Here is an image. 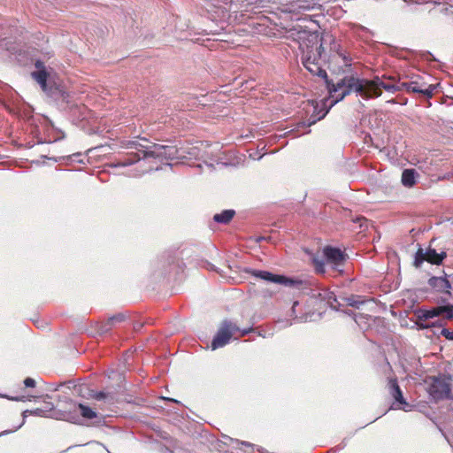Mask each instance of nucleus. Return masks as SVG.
Returning <instances> with one entry per match:
<instances>
[{
	"label": "nucleus",
	"instance_id": "obj_35",
	"mask_svg": "<svg viewBox=\"0 0 453 453\" xmlns=\"http://www.w3.org/2000/svg\"><path fill=\"white\" fill-rule=\"evenodd\" d=\"M339 55L342 56L344 61L347 63V58L342 53H339Z\"/></svg>",
	"mask_w": 453,
	"mask_h": 453
},
{
	"label": "nucleus",
	"instance_id": "obj_30",
	"mask_svg": "<svg viewBox=\"0 0 453 453\" xmlns=\"http://www.w3.org/2000/svg\"><path fill=\"white\" fill-rule=\"evenodd\" d=\"M3 397H6L10 400L16 401V402H24L25 396H16V397H9L7 395H2Z\"/></svg>",
	"mask_w": 453,
	"mask_h": 453
},
{
	"label": "nucleus",
	"instance_id": "obj_37",
	"mask_svg": "<svg viewBox=\"0 0 453 453\" xmlns=\"http://www.w3.org/2000/svg\"><path fill=\"white\" fill-rule=\"evenodd\" d=\"M242 444L246 445V446H250V444L249 442H245V441H242Z\"/></svg>",
	"mask_w": 453,
	"mask_h": 453
},
{
	"label": "nucleus",
	"instance_id": "obj_32",
	"mask_svg": "<svg viewBox=\"0 0 453 453\" xmlns=\"http://www.w3.org/2000/svg\"><path fill=\"white\" fill-rule=\"evenodd\" d=\"M47 408L50 409V410H53L54 409V404L52 403H47Z\"/></svg>",
	"mask_w": 453,
	"mask_h": 453
},
{
	"label": "nucleus",
	"instance_id": "obj_27",
	"mask_svg": "<svg viewBox=\"0 0 453 453\" xmlns=\"http://www.w3.org/2000/svg\"><path fill=\"white\" fill-rule=\"evenodd\" d=\"M24 385L27 388H34V387H35V380L32 378H27L24 380Z\"/></svg>",
	"mask_w": 453,
	"mask_h": 453
},
{
	"label": "nucleus",
	"instance_id": "obj_7",
	"mask_svg": "<svg viewBox=\"0 0 453 453\" xmlns=\"http://www.w3.org/2000/svg\"><path fill=\"white\" fill-rule=\"evenodd\" d=\"M245 272L257 279L265 280L266 282L277 283L284 286L289 287H298L302 285L303 281L299 280H295L292 278H288L284 275L274 274L268 271L262 270H255V269H246Z\"/></svg>",
	"mask_w": 453,
	"mask_h": 453
},
{
	"label": "nucleus",
	"instance_id": "obj_14",
	"mask_svg": "<svg viewBox=\"0 0 453 453\" xmlns=\"http://www.w3.org/2000/svg\"><path fill=\"white\" fill-rule=\"evenodd\" d=\"M125 319H126V316L122 313H119V314L110 317L107 319V321L102 323V325L99 328L100 334L108 333L112 328V326H114L118 323L123 322L125 320Z\"/></svg>",
	"mask_w": 453,
	"mask_h": 453
},
{
	"label": "nucleus",
	"instance_id": "obj_6",
	"mask_svg": "<svg viewBox=\"0 0 453 453\" xmlns=\"http://www.w3.org/2000/svg\"><path fill=\"white\" fill-rule=\"evenodd\" d=\"M451 380L449 375H440L432 378V382L428 388L429 395L434 400L451 398Z\"/></svg>",
	"mask_w": 453,
	"mask_h": 453
},
{
	"label": "nucleus",
	"instance_id": "obj_36",
	"mask_svg": "<svg viewBox=\"0 0 453 453\" xmlns=\"http://www.w3.org/2000/svg\"><path fill=\"white\" fill-rule=\"evenodd\" d=\"M49 159H51V160H53L54 162H57V161H58V158H57V157H50Z\"/></svg>",
	"mask_w": 453,
	"mask_h": 453
},
{
	"label": "nucleus",
	"instance_id": "obj_4",
	"mask_svg": "<svg viewBox=\"0 0 453 453\" xmlns=\"http://www.w3.org/2000/svg\"><path fill=\"white\" fill-rule=\"evenodd\" d=\"M71 408L69 410L62 411L55 414V418L57 419L65 420L73 424L80 423V416L78 414V411H80L81 415L87 419H92L96 417V412L93 411L90 407L86 406L82 403H70Z\"/></svg>",
	"mask_w": 453,
	"mask_h": 453
},
{
	"label": "nucleus",
	"instance_id": "obj_29",
	"mask_svg": "<svg viewBox=\"0 0 453 453\" xmlns=\"http://www.w3.org/2000/svg\"><path fill=\"white\" fill-rule=\"evenodd\" d=\"M314 263L317 265V268H316L317 271L323 273L324 272V270H323L324 262H319L318 259H314Z\"/></svg>",
	"mask_w": 453,
	"mask_h": 453
},
{
	"label": "nucleus",
	"instance_id": "obj_22",
	"mask_svg": "<svg viewBox=\"0 0 453 453\" xmlns=\"http://www.w3.org/2000/svg\"><path fill=\"white\" fill-rule=\"evenodd\" d=\"M425 260H426V253L423 249L419 248L415 254L414 265L419 267Z\"/></svg>",
	"mask_w": 453,
	"mask_h": 453
},
{
	"label": "nucleus",
	"instance_id": "obj_9",
	"mask_svg": "<svg viewBox=\"0 0 453 453\" xmlns=\"http://www.w3.org/2000/svg\"><path fill=\"white\" fill-rule=\"evenodd\" d=\"M334 99L331 95L329 97L324 98L319 103H316L313 109V113L309 119L308 127L315 124L318 120L322 119L328 113L329 110L333 107L330 106V103Z\"/></svg>",
	"mask_w": 453,
	"mask_h": 453
},
{
	"label": "nucleus",
	"instance_id": "obj_18",
	"mask_svg": "<svg viewBox=\"0 0 453 453\" xmlns=\"http://www.w3.org/2000/svg\"><path fill=\"white\" fill-rule=\"evenodd\" d=\"M235 211L234 210H225L220 213L214 215L213 219L217 223L227 224L234 218Z\"/></svg>",
	"mask_w": 453,
	"mask_h": 453
},
{
	"label": "nucleus",
	"instance_id": "obj_34",
	"mask_svg": "<svg viewBox=\"0 0 453 453\" xmlns=\"http://www.w3.org/2000/svg\"><path fill=\"white\" fill-rule=\"evenodd\" d=\"M13 432V430H11V431H4L3 433L0 434V435H4V434H7L9 433H12Z\"/></svg>",
	"mask_w": 453,
	"mask_h": 453
},
{
	"label": "nucleus",
	"instance_id": "obj_28",
	"mask_svg": "<svg viewBox=\"0 0 453 453\" xmlns=\"http://www.w3.org/2000/svg\"><path fill=\"white\" fill-rule=\"evenodd\" d=\"M445 5H447L446 7H443L441 12H444L446 14H453V4H446Z\"/></svg>",
	"mask_w": 453,
	"mask_h": 453
},
{
	"label": "nucleus",
	"instance_id": "obj_10",
	"mask_svg": "<svg viewBox=\"0 0 453 453\" xmlns=\"http://www.w3.org/2000/svg\"><path fill=\"white\" fill-rule=\"evenodd\" d=\"M33 78L40 84L42 89L46 92L48 95H50L52 97L57 98V95L59 94L63 100H65L68 97V94L65 91H62L58 89V88H55L52 89V88H50L48 89L47 87V79H48V73L44 70H39L37 72L32 73Z\"/></svg>",
	"mask_w": 453,
	"mask_h": 453
},
{
	"label": "nucleus",
	"instance_id": "obj_8",
	"mask_svg": "<svg viewBox=\"0 0 453 453\" xmlns=\"http://www.w3.org/2000/svg\"><path fill=\"white\" fill-rule=\"evenodd\" d=\"M323 255L326 265H330L333 270L342 273L343 272V265L347 259V255L338 248L326 246L323 249Z\"/></svg>",
	"mask_w": 453,
	"mask_h": 453
},
{
	"label": "nucleus",
	"instance_id": "obj_3",
	"mask_svg": "<svg viewBox=\"0 0 453 453\" xmlns=\"http://www.w3.org/2000/svg\"><path fill=\"white\" fill-rule=\"evenodd\" d=\"M251 331V327L240 329L236 324L231 320L225 319L220 324L215 336L213 337L211 348L212 350L223 348L229 342L230 339L235 333H240V336H244L250 334Z\"/></svg>",
	"mask_w": 453,
	"mask_h": 453
},
{
	"label": "nucleus",
	"instance_id": "obj_31",
	"mask_svg": "<svg viewBox=\"0 0 453 453\" xmlns=\"http://www.w3.org/2000/svg\"><path fill=\"white\" fill-rule=\"evenodd\" d=\"M356 221L360 222L361 228L364 226L367 227V220L365 218H357Z\"/></svg>",
	"mask_w": 453,
	"mask_h": 453
},
{
	"label": "nucleus",
	"instance_id": "obj_17",
	"mask_svg": "<svg viewBox=\"0 0 453 453\" xmlns=\"http://www.w3.org/2000/svg\"><path fill=\"white\" fill-rule=\"evenodd\" d=\"M320 0H296L294 2L295 9L298 11H310L313 10Z\"/></svg>",
	"mask_w": 453,
	"mask_h": 453
},
{
	"label": "nucleus",
	"instance_id": "obj_24",
	"mask_svg": "<svg viewBox=\"0 0 453 453\" xmlns=\"http://www.w3.org/2000/svg\"><path fill=\"white\" fill-rule=\"evenodd\" d=\"M93 397L96 399V400H106L108 401L109 403H112V397L110 396L108 394H105L104 392L103 391H99V392H96L94 395H93Z\"/></svg>",
	"mask_w": 453,
	"mask_h": 453
},
{
	"label": "nucleus",
	"instance_id": "obj_1",
	"mask_svg": "<svg viewBox=\"0 0 453 453\" xmlns=\"http://www.w3.org/2000/svg\"><path fill=\"white\" fill-rule=\"evenodd\" d=\"M303 66L313 75L325 80L329 95L334 99L330 103L334 106L346 96L356 93L364 98L379 97L381 88L388 92L395 93L399 87L384 82L380 77L372 80L359 79L355 76H345L336 84L328 80L327 73L322 64L326 61V53L322 44V39L319 35H309L299 46Z\"/></svg>",
	"mask_w": 453,
	"mask_h": 453
},
{
	"label": "nucleus",
	"instance_id": "obj_23",
	"mask_svg": "<svg viewBox=\"0 0 453 453\" xmlns=\"http://www.w3.org/2000/svg\"><path fill=\"white\" fill-rule=\"evenodd\" d=\"M357 297L358 296H351L349 297H344L342 300L345 301L349 306L358 308L364 302L358 300Z\"/></svg>",
	"mask_w": 453,
	"mask_h": 453
},
{
	"label": "nucleus",
	"instance_id": "obj_33",
	"mask_svg": "<svg viewBox=\"0 0 453 453\" xmlns=\"http://www.w3.org/2000/svg\"><path fill=\"white\" fill-rule=\"evenodd\" d=\"M344 313L349 315V316H352L353 315V312L351 311H344Z\"/></svg>",
	"mask_w": 453,
	"mask_h": 453
},
{
	"label": "nucleus",
	"instance_id": "obj_16",
	"mask_svg": "<svg viewBox=\"0 0 453 453\" xmlns=\"http://www.w3.org/2000/svg\"><path fill=\"white\" fill-rule=\"evenodd\" d=\"M418 173L415 169H405L402 173V183L405 187H412L416 183Z\"/></svg>",
	"mask_w": 453,
	"mask_h": 453
},
{
	"label": "nucleus",
	"instance_id": "obj_12",
	"mask_svg": "<svg viewBox=\"0 0 453 453\" xmlns=\"http://www.w3.org/2000/svg\"><path fill=\"white\" fill-rule=\"evenodd\" d=\"M318 297H319L322 301L326 302V303L331 307V309L334 311H340V307L342 306V304L337 300L336 296L334 292L326 288H321L318 294Z\"/></svg>",
	"mask_w": 453,
	"mask_h": 453
},
{
	"label": "nucleus",
	"instance_id": "obj_11",
	"mask_svg": "<svg viewBox=\"0 0 453 453\" xmlns=\"http://www.w3.org/2000/svg\"><path fill=\"white\" fill-rule=\"evenodd\" d=\"M428 285L437 292L444 293L450 296L451 283L447 279V275L435 277L433 276L428 280Z\"/></svg>",
	"mask_w": 453,
	"mask_h": 453
},
{
	"label": "nucleus",
	"instance_id": "obj_21",
	"mask_svg": "<svg viewBox=\"0 0 453 453\" xmlns=\"http://www.w3.org/2000/svg\"><path fill=\"white\" fill-rule=\"evenodd\" d=\"M31 414V415H35V416H40V417H44L45 416V411H43L42 409H35V410H33V411H23V422L18 426L13 431H17L19 428L21 427V426L24 424L25 422V418H27V414Z\"/></svg>",
	"mask_w": 453,
	"mask_h": 453
},
{
	"label": "nucleus",
	"instance_id": "obj_19",
	"mask_svg": "<svg viewBox=\"0 0 453 453\" xmlns=\"http://www.w3.org/2000/svg\"><path fill=\"white\" fill-rule=\"evenodd\" d=\"M418 319L427 320L435 317L440 316L439 306L431 310H418L417 312Z\"/></svg>",
	"mask_w": 453,
	"mask_h": 453
},
{
	"label": "nucleus",
	"instance_id": "obj_15",
	"mask_svg": "<svg viewBox=\"0 0 453 453\" xmlns=\"http://www.w3.org/2000/svg\"><path fill=\"white\" fill-rule=\"evenodd\" d=\"M426 261L434 265H440L446 257L445 251L438 253L434 249H428L427 250H426Z\"/></svg>",
	"mask_w": 453,
	"mask_h": 453
},
{
	"label": "nucleus",
	"instance_id": "obj_13",
	"mask_svg": "<svg viewBox=\"0 0 453 453\" xmlns=\"http://www.w3.org/2000/svg\"><path fill=\"white\" fill-rule=\"evenodd\" d=\"M388 391L391 396L395 399V403L402 405H408L405 399L403 398L402 390L398 385L396 379H389L388 380Z\"/></svg>",
	"mask_w": 453,
	"mask_h": 453
},
{
	"label": "nucleus",
	"instance_id": "obj_2",
	"mask_svg": "<svg viewBox=\"0 0 453 453\" xmlns=\"http://www.w3.org/2000/svg\"><path fill=\"white\" fill-rule=\"evenodd\" d=\"M127 148L134 149L136 152L129 153L126 157L119 159L115 166H128L142 159L146 162L150 158L164 160L178 157V149L175 146L150 143L143 145L137 141H128Z\"/></svg>",
	"mask_w": 453,
	"mask_h": 453
},
{
	"label": "nucleus",
	"instance_id": "obj_5",
	"mask_svg": "<svg viewBox=\"0 0 453 453\" xmlns=\"http://www.w3.org/2000/svg\"><path fill=\"white\" fill-rule=\"evenodd\" d=\"M395 85L396 87H399V89H397L396 91L404 88L409 92L421 94L427 98H431L433 96L434 92L438 86L435 84H429L426 81H425L424 77L418 75L413 76L410 81L398 82L397 84Z\"/></svg>",
	"mask_w": 453,
	"mask_h": 453
},
{
	"label": "nucleus",
	"instance_id": "obj_25",
	"mask_svg": "<svg viewBox=\"0 0 453 453\" xmlns=\"http://www.w3.org/2000/svg\"><path fill=\"white\" fill-rule=\"evenodd\" d=\"M441 334L448 340H453V331H450L447 328H443L441 330Z\"/></svg>",
	"mask_w": 453,
	"mask_h": 453
},
{
	"label": "nucleus",
	"instance_id": "obj_20",
	"mask_svg": "<svg viewBox=\"0 0 453 453\" xmlns=\"http://www.w3.org/2000/svg\"><path fill=\"white\" fill-rule=\"evenodd\" d=\"M440 316H444L447 319L453 318V304H446L439 306Z\"/></svg>",
	"mask_w": 453,
	"mask_h": 453
},
{
	"label": "nucleus",
	"instance_id": "obj_26",
	"mask_svg": "<svg viewBox=\"0 0 453 453\" xmlns=\"http://www.w3.org/2000/svg\"><path fill=\"white\" fill-rule=\"evenodd\" d=\"M159 170V167L157 166V167H153V166H148L147 168L143 169L140 173L138 174H134V176H140L145 173H148V172H151V171H158Z\"/></svg>",
	"mask_w": 453,
	"mask_h": 453
}]
</instances>
